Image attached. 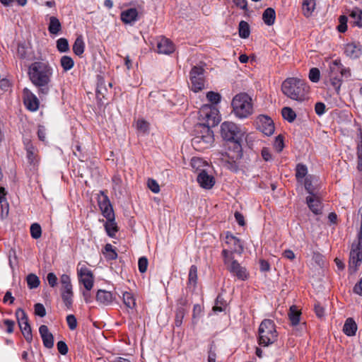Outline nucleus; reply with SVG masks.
Listing matches in <instances>:
<instances>
[{
    "label": "nucleus",
    "mask_w": 362,
    "mask_h": 362,
    "mask_svg": "<svg viewBox=\"0 0 362 362\" xmlns=\"http://www.w3.org/2000/svg\"><path fill=\"white\" fill-rule=\"evenodd\" d=\"M100 196L98 197V204L100 209L103 208L104 206H109L111 204L108 199V197L105 194L103 191L100 192Z\"/></svg>",
    "instance_id": "obj_48"
},
{
    "label": "nucleus",
    "mask_w": 362,
    "mask_h": 362,
    "mask_svg": "<svg viewBox=\"0 0 362 362\" xmlns=\"http://www.w3.org/2000/svg\"><path fill=\"white\" fill-rule=\"evenodd\" d=\"M190 165L192 169L199 173L202 170H205L204 167L208 164L202 158L194 157L192 158Z\"/></svg>",
    "instance_id": "obj_29"
},
{
    "label": "nucleus",
    "mask_w": 362,
    "mask_h": 362,
    "mask_svg": "<svg viewBox=\"0 0 362 362\" xmlns=\"http://www.w3.org/2000/svg\"><path fill=\"white\" fill-rule=\"evenodd\" d=\"M329 80L334 87V88L338 91L341 86V78L339 76H334V74H329L328 75Z\"/></svg>",
    "instance_id": "obj_51"
},
{
    "label": "nucleus",
    "mask_w": 362,
    "mask_h": 362,
    "mask_svg": "<svg viewBox=\"0 0 362 362\" xmlns=\"http://www.w3.org/2000/svg\"><path fill=\"white\" fill-rule=\"evenodd\" d=\"M57 48L60 52H66L69 49V42L66 38H59L57 41Z\"/></svg>",
    "instance_id": "obj_44"
},
{
    "label": "nucleus",
    "mask_w": 362,
    "mask_h": 362,
    "mask_svg": "<svg viewBox=\"0 0 362 362\" xmlns=\"http://www.w3.org/2000/svg\"><path fill=\"white\" fill-rule=\"evenodd\" d=\"M341 63L339 59H336L329 64V75L334 74V76H339L341 68Z\"/></svg>",
    "instance_id": "obj_38"
},
{
    "label": "nucleus",
    "mask_w": 362,
    "mask_h": 362,
    "mask_svg": "<svg viewBox=\"0 0 362 362\" xmlns=\"http://www.w3.org/2000/svg\"><path fill=\"white\" fill-rule=\"evenodd\" d=\"M23 100L27 108L31 111H35L39 107V100L29 89L23 90Z\"/></svg>",
    "instance_id": "obj_17"
},
{
    "label": "nucleus",
    "mask_w": 362,
    "mask_h": 362,
    "mask_svg": "<svg viewBox=\"0 0 362 362\" xmlns=\"http://www.w3.org/2000/svg\"><path fill=\"white\" fill-rule=\"evenodd\" d=\"M105 228L108 235L112 238L115 236V233L118 230V227L115 222V219L107 220L105 224Z\"/></svg>",
    "instance_id": "obj_33"
},
{
    "label": "nucleus",
    "mask_w": 362,
    "mask_h": 362,
    "mask_svg": "<svg viewBox=\"0 0 362 362\" xmlns=\"http://www.w3.org/2000/svg\"><path fill=\"white\" fill-rule=\"evenodd\" d=\"M362 262V237L358 235L357 243H353L349 255V269L354 272L358 270V267Z\"/></svg>",
    "instance_id": "obj_9"
},
{
    "label": "nucleus",
    "mask_w": 362,
    "mask_h": 362,
    "mask_svg": "<svg viewBox=\"0 0 362 362\" xmlns=\"http://www.w3.org/2000/svg\"><path fill=\"white\" fill-rule=\"evenodd\" d=\"M243 157L241 142L230 141L228 144V150L222 154L221 161L223 165L232 171L238 169V161Z\"/></svg>",
    "instance_id": "obj_3"
},
{
    "label": "nucleus",
    "mask_w": 362,
    "mask_h": 362,
    "mask_svg": "<svg viewBox=\"0 0 362 362\" xmlns=\"http://www.w3.org/2000/svg\"><path fill=\"white\" fill-rule=\"evenodd\" d=\"M207 100L213 104H217L220 102L221 96L218 93L209 91L206 93Z\"/></svg>",
    "instance_id": "obj_49"
},
{
    "label": "nucleus",
    "mask_w": 362,
    "mask_h": 362,
    "mask_svg": "<svg viewBox=\"0 0 362 362\" xmlns=\"http://www.w3.org/2000/svg\"><path fill=\"white\" fill-rule=\"evenodd\" d=\"M281 91L290 99L303 102L307 98L309 86L305 81L296 77H291L283 81Z\"/></svg>",
    "instance_id": "obj_2"
},
{
    "label": "nucleus",
    "mask_w": 362,
    "mask_h": 362,
    "mask_svg": "<svg viewBox=\"0 0 362 362\" xmlns=\"http://www.w3.org/2000/svg\"><path fill=\"white\" fill-rule=\"evenodd\" d=\"M138 264H139V272L141 273H144L147 270L148 259L146 257H142L139 258Z\"/></svg>",
    "instance_id": "obj_59"
},
{
    "label": "nucleus",
    "mask_w": 362,
    "mask_h": 362,
    "mask_svg": "<svg viewBox=\"0 0 362 362\" xmlns=\"http://www.w3.org/2000/svg\"><path fill=\"white\" fill-rule=\"evenodd\" d=\"M136 127L140 132L146 133L148 130V123L144 120L139 119L136 122Z\"/></svg>",
    "instance_id": "obj_60"
},
{
    "label": "nucleus",
    "mask_w": 362,
    "mask_h": 362,
    "mask_svg": "<svg viewBox=\"0 0 362 362\" xmlns=\"http://www.w3.org/2000/svg\"><path fill=\"white\" fill-rule=\"evenodd\" d=\"M72 290H69V291H62L63 301L67 307H70L72 303Z\"/></svg>",
    "instance_id": "obj_50"
},
{
    "label": "nucleus",
    "mask_w": 362,
    "mask_h": 362,
    "mask_svg": "<svg viewBox=\"0 0 362 362\" xmlns=\"http://www.w3.org/2000/svg\"><path fill=\"white\" fill-rule=\"evenodd\" d=\"M52 72V68L46 62H35L29 66L28 71L29 79L37 88L40 95H47L49 92Z\"/></svg>",
    "instance_id": "obj_1"
},
{
    "label": "nucleus",
    "mask_w": 362,
    "mask_h": 362,
    "mask_svg": "<svg viewBox=\"0 0 362 362\" xmlns=\"http://www.w3.org/2000/svg\"><path fill=\"white\" fill-rule=\"evenodd\" d=\"M187 300L183 297L180 298L177 301L175 320V323L177 327H180L182 324V320L186 313L185 307L187 305Z\"/></svg>",
    "instance_id": "obj_19"
},
{
    "label": "nucleus",
    "mask_w": 362,
    "mask_h": 362,
    "mask_svg": "<svg viewBox=\"0 0 362 362\" xmlns=\"http://www.w3.org/2000/svg\"><path fill=\"white\" fill-rule=\"evenodd\" d=\"M231 105L235 115L239 118H246L253 112L252 98L245 93L237 94Z\"/></svg>",
    "instance_id": "obj_4"
},
{
    "label": "nucleus",
    "mask_w": 362,
    "mask_h": 362,
    "mask_svg": "<svg viewBox=\"0 0 362 362\" xmlns=\"http://www.w3.org/2000/svg\"><path fill=\"white\" fill-rule=\"evenodd\" d=\"M315 177L309 175L306 177L304 182L305 189L308 192L310 195H315L317 194L316 191V187L313 185V181Z\"/></svg>",
    "instance_id": "obj_32"
},
{
    "label": "nucleus",
    "mask_w": 362,
    "mask_h": 362,
    "mask_svg": "<svg viewBox=\"0 0 362 362\" xmlns=\"http://www.w3.org/2000/svg\"><path fill=\"white\" fill-rule=\"evenodd\" d=\"M27 284L30 289L35 288L40 285V279L35 274H30L27 276Z\"/></svg>",
    "instance_id": "obj_43"
},
{
    "label": "nucleus",
    "mask_w": 362,
    "mask_h": 362,
    "mask_svg": "<svg viewBox=\"0 0 362 362\" xmlns=\"http://www.w3.org/2000/svg\"><path fill=\"white\" fill-rule=\"evenodd\" d=\"M112 182H113L112 188L115 193V195L117 196L119 194V196H121L122 194V187H121L122 181L121 177L118 175H115L112 177Z\"/></svg>",
    "instance_id": "obj_42"
},
{
    "label": "nucleus",
    "mask_w": 362,
    "mask_h": 362,
    "mask_svg": "<svg viewBox=\"0 0 362 362\" xmlns=\"http://www.w3.org/2000/svg\"><path fill=\"white\" fill-rule=\"evenodd\" d=\"M60 283L62 284V291H69V290H72L71 279L69 276H68L67 274H62L61 276Z\"/></svg>",
    "instance_id": "obj_41"
},
{
    "label": "nucleus",
    "mask_w": 362,
    "mask_h": 362,
    "mask_svg": "<svg viewBox=\"0 0 362 362\" xmlns=\"http://www.w3.org/2000/svg\"><path fill=\"white\" fill-rule=\"evenodd\" d=\"M274 147L278 152H281L283 150L284 144L283 137L281 135H279L276 137L274 143Z\"/></svg>",
    "instance_id": "obj_56"
},
{
    "label": "nucleus",
    "mask_w": 362,
    "mask_h": 362,
    "mask_svg": "<svg viewBox=\"0 0 362 362\" xmlns=\"http://www.w3.org/2000/svg\"><path fill=\"white\" fill-rule=\"evenodd\" d=\"M60 64L65 71L72 69L74 65V60L69 56H63L60 59Z\"/></svg>",
    "instance_id": "obj_39"
},
{
    "label": "nucleus",
    "mask_w": 362,
    "mask_h": 362,
    "mask_svg": "<svg viewBox=\"0 0 362 362\" xmlns=\"http://www.w3.org/2000/svg\"><path fill=\"white\" fill-rule=\"evenodd\" d=\"M306 203L309 209L315 214H320L322 213V202L317 194L309 195L306 197Z\"/></svg>",
    "instance_id": "obj_20"
},
{
    "label": "nucleus",
    "mask_w": 362,
    "mask_h": 362,
    "mask_svg": "<svg viewBox=\"0 0 362 362\" xmlns=\"http://www.w3.org/2000/svg\"><path fill=\"white\" fill-rule=\"evenodd\" d=\"M197 281V268L196 266L192 265L189 269V284L195 286Z\"/></svg>",
    "instance_id": "obj_45"
},
{
    "label": "nucleus",
    "mask_w": 362,
    "mask_h": 362,
    "mask_svg": "<svg viewBox=\"0 0 362 362\" xmlns=\"http://www.w3.org/2000/svg\"><path fill=\"white\" fill-rule=\"evenodd\" d=\"M39 332L43 341V344L46 348L51 349L54 346V337L49 331L47 326L41 325L39 328Z\"/></svg>",
    "instance_id": "obj_21"
},
{
    "label": "nucleus",
    "mask_w": 362,
    "mask_h": 362,
    "mask_svg": "<svg viewBox=\"0 0 362 362\" xmlns=\"http://www.w3.org/2000/svg\"><path fill=\"white\" fill-rule=\"evenodd\" d=\"M66 322L70 329L74 330L77 327V320L74 315H69L66 317Z\"/></svg>",
    "instance_id": "obj_58"
},
{
    "label": "nucleus",
    "mask_w": 362,
    "mask_h": 362,
    "mask_svg": "<svg viewBox=\"0 0 362 362\" xmlns=\"http://www.w3.org/2000/svg\"><path fill=\"white\" fill-rule=\"evenodd\" d=\"M62 30V25L59 19L55 16L49 18L48 30L51 34L57 35Z\"/></svg>",
    "instance_id": "obj_28"
},
{
    "label": "nucleus",
    "mask_w": 362,
    "mask_h": 362,
    "mask_svg": "<svg viewBox=\"0 0 362 362\" xmlns=\"http://www.w3.org/2000/svg\"><path fill=\"white\" fill-rule=\"evenodd\" d=\"M350 17L353 19V23L358 27H362V11L355 8L351 11Z\"/></svg>",
    "instance_id": "obj_36"
},
{
    "label": "nucleus",
    "mask_w": 362,
    "mask_h": 362,
    "mask_svg": "<svg viewBox=\"0 0 362 362\" xmlns=\"http://www.w3.org/2000/svg\"><path fill=\"white\" fill-rule=\"evenodd\" d=\"M315 0H304L302 4L303 15L310 17L315 8Z\"/></svg>",
    "instance_id": "obj_27"
},
{
    "label": "nucleus",
    "mask_w": 362,
    "mask_h": 362,
    "mask_svg": "<svg viewBox=\"0 0 362 362\" xmlns=\"http://www.w3.org/2000/svg\"><path fill=\"white\" fill-rule=\"evenodd\" d=\"M300 311L297 309L296 305L291 306L288 313V317L292 325H297L300 322Z\"/></svg>",
    "instance_id": "obj_30"
},
{
    "label": "nucleus",
    "mask_w": 362,
    "mask_h": 362,
    "mask_svg": "<svg viewBox=\"0 0 362 362\" xmlns=\"http://www.w3.org/2000/svg\"><path fill=\"white\" fill-rule=\"evenodd\" d=\"M79 281L82 283L87 291L91 290L93 286V275L87 267H82L78 270Z\"/></svg>",
    "instance_id": "obj_15"
},
{
    "label": "nucleus",
    "mask_w": 362,
    "mask_h": 362,
    "mask_svg": "<svg viewBox=\"0 0 362 362\" xmlns=\"http://www.w3.org/2000/svg\"><path fill=\"white\" fill-rule=\"evenodd\" d=\"M47 279L48 284H49V286L51 287H54L56 286L57 281V278L54 273H52V272L49 273L47 274Z\"/></svg>",
    "instance_id": "obj_64"
},
{
    "label": "nucleus",
    "mask_w": 362,
    "mask_h": 362,
    "mask_svg": "<svg viewBox=\"0 0 362 362\" xmlns=\"http://www.w3.org/2000/svg\"><path fill=\"white\" fill-rule=\"evenodd\" d=\"M308 170L305 165L298 164L296 166V176L297 179L303 178L307 174Z\"/></svg>",
    "instance_id": "obj_53"
},
{
    "label": "nucleus",
    "mask_w": 362,
    "mask_h": 362,
    "mask_svg": "<svg viewBox=\"0 0 362 362\" xmlns=\"http://www.w3.org/2000/svg\"><path fill=\"white\" fill-rule=\"evenodd\" d=\"M204 69L202 66H194L190 71L189 79L192 83V90L197 93L204 87Z\"/></svg>",
    "instance_id": "obj_11"
},
{
    "label": "nucleus",
    "mask_w": 362,
    "mask_h": 362,
    "mask_svg": "<svg viewBox=\"0 0 362 362\" xmlns=\"http://www.w3.org/2000/svg\"><path fill=\"white\" fill-rule=\"evenodd\" d=\"M257 124L258 129L267 136H270L274 132V124L268 116L259 115L257 119Z\"/></svg>",
    "instance_id": "obj_14"
},
{
    "label": "nucleus",
    "mask_w": 362,
    "mask_h": 362,
    "mask_svg": "<svg viewBox=\"0 0 362 362\" xmlns=\"http://www.w3.org/2000/svg\"><path fill=\"white\" fill-rule=\"evenodd\" d=\"M225 245L226 247L222 252L224 259L233 258L232 257L233 253L240 255L243 252V247L240 240L233 235H226Z\"/></svg>",
    "instance_id": "obj_10"
},
{
    "label": "nucleus",
    "mask_w": 362,
    "mask_h": 362,
    "mask_svg": "<svg viewBox=\"0 0 362 362\" xmlns=\"http://www.w3.org/2000/svg\"><path fill=\"white\" fill-rule=\"evenodd\" d=\"M339 25L337 26V30L340 33H344L347 30V17L345 16H340L339 18Z\"/></svg>",
    "instance_id": "obj_55"
},
{
    "label": "nucleus",
    "mask_w": 362,
    "mask_h": 362,
    "mask_svg": "<svg viewBox=\"0 0 362 362\" xmlns=\"http://www.w3.org/2000/svg\"><path fill=\"white\" fill-rule=\"evenodd\" d=\"M138 12L136 8H129L124 11L121 14V19L125 23H130L136 21Z\"/></svg>",
    "instance_id": "obj_26"
},
{
    "label": "nucleus",
    "mask_w": 362,
    "mask_h": 362,
    "mask_svg": "<svg viewBox=\"0 0 362 362\" xmlns=\"http://www.w3.org/2000/svg\"><path fill=\"white\" fill-rule=\"evenodd\" d=\"M85 44L81 35L77 37L74 45L73 52L78 56H81L84 52Z\"/></svg>",
    "instance_id": "obj_31"
},
{
    "label": "nucleus",
    "mask_w": 362,
    "mask_h": 362,
    "mask_svg": "<svg viewBox=\"0 0 362 362\" xmlns=\"http://www.w3.org/2000/svg\"><path fill=\"white\" fill-rule=\"evenodd\" d=\"M362 52V47L359 44L355 42L348 43L345 45L344 53L346 57L351 59L358 58Z\"/></svg>",
    "instance_id": "obj_22"
},
{
    "label": "nucleus",
    "mask_w": 362,
    "mask_h": 362,
    "mask_svg": "<svg viewBox=\"0 0 362 362\" xmlns=\"http://www.w3.org/2000/svg\"><path fill=\"white\" fill-rule=\"evenodd\" d=\"M277 338V334L274 322L270 320H263L259 327V344L268 346L274 343Z\"/></svg>",
    "instance_id": "obj_7"
},
{
    "label": "nucleus",
    "mask_w": 362,
    "mask_h": 362,
    "mask_svg": "<svg viewBox=\"0 0 362 362\" xmlns=\"http://www.w3.org/2000/svg\"><path fill=\"white\" fill-rule=\"evenodd\" d=\"M103 253L107 259H115L117 257V254L113 249L111 244L105 245Z\"/></svg>",
    "instance_id": "obj_40"
},
{
    "label": "nucleus",
    "mask_w": 362,
    "mask_h": 362,
    "mask_svg": "<svg viewBox=\"0 0 362 362\" xmlns=\"http://www.w3.org/2000/svg\"><path fill=\"white\" fill-rule=\"evenodd\" d=\"M200 123L197 128L207 127L211 129L216 126L221 121L218 110L212 105H204L199 111Z\"/></svg>",
    "instance_id": "obj_5"
},
{
    "label": "nucleus",
    "mask_w": 362,
    "mask_h": 362,
    "mask_svg": "<svg viewBox=\"0 0 362 362\" xmlns=\"http://www.w3.org/2000/svg\"><path fill=\"white\" fill-rule=\"evenodd\" d=\"M148 186L149 189L154 193H158L160 191V187L157 182L154 180H148Z\"/></svg>",
    "instance_id": "obj_61"
},
{
    "label": "nucleus",
    "mask_w": 362,
    "mask_h": 362,
    "mask_svg": "<svg viewBox=\"0 0 362 362\" xmlns=\"http://www.w3.org/2000/svg\"><path fill=\"white\" fill-rule=\"evenodd\" d=\"M57 349L59 352L62 355H66L68 352V346L63 341H59L57 344Z\"/></svg>",
    "instance_id": "obj_62"
},
{
    "label": "nucleus",
    "mask_w": 362,
    "mask_h": 362,
    "mask_svg": "<svg viewBox=\"0 0 362 362\" xmlns=\"http://www.w3.org/2000/svg\"><path fill=\"white\" fill-rule=\"evenodd\" d=\"M16 315L23 335L27 341L30 342L33 339L32 331L26 313L23 309L18 308L16 310Z\"/></svg>",
    "instance_id": "obj_13"
},
{
    "label": "nucleus",
    "mask_w": 362,
    "mask_h": 362,
    "mask_svg": "<svg viewBox=\"0 0 362 362\" xmlns=\"http://www.w3.org/2000/svg\"><path fill=\"white\" fill-rule=\"evenodd\" d=\"M27 156L30 164H35V155L34 153L33 147H29L27 149Z\"/></svg>",
    "instance_id": "obj_63"
},
{
    "label": "nucleus",
    "mask_w": 362,
    "mask_h": 362,
    "mask_svg": "<svg viewBox=\"0 0 362 362\" xmlns=\"http://www.w3.org/2000/svg\"><path fill=\"white\" fill-rule=\"evenodd\" d=\"M30 234L34 239H38L41 237L42 230L38 223H33L30 226Z\"/></svg>",
    "instance_id": "obj_46"
},
{
    "label": "nucleus",
    "mask_w": 362,
    "mask_h": 362,
    "mask_svg": "<svg viewBox=\"0 0 362 362\" xmlns=\"http://www.w3.org/2000/svg\"><path fill=\"white\" fill-rule=\"evenodd\" d=\"M222 137L228 141L241 142L245 132L232 122H224L221 127Z\"/></svg>",
    "instance_id": "obj_8"
},
{
    "label": "nucleus",
    "mask_w": 362,
    "mask_h": 362,
    "mask_svg": "<svg viewBox=\"0 0 362 362\" xmlns=\"http://www.w3.org/2000/svg\"><path fill=\"white\" fill-rule=\"evenodd\" d=\"M96 300L103 305H109L112 301V294L105 290H99L96 295Z\"/></svg>",
    "instance_id": "obj_24"
},
{
    "label": "nucleus",
    "mask_w": 362,
    "mask_h": 362,
    "mask_svg": "<svg viewBox=\"0 0 362 362\" xmlns=\"http://www.w3.org/2000/svg\"><path fill=\"white\" fill-rule=\"evenodd\" d=\"M106 91V88L105 86L104 81H101L98 83L97 89H96V95L99 102H101L102 98H105V92Z\"/></svg>",
    "instance_id": "obj_47"
},
{
    "label": "nucleus",
    "mask_w": 362,
    "mask_h": 362,
    "mask_svg": "<svg viewBox=\"0 0 362 362\" xmlns=\"http://www.w3.org/2000/svg\"><path fill=\"white\" fill-rule=\"evenodd\" d=\"M276 13L274 8H267L264 10L262 14V20L266 25L269 26L274 25Z\"/></svg>",
    "instance_id": "obj_25"
},
{
    "label": "nucleus",
    "mask_w": 362,
    "mask_h": 362,
    "mask_svg": "<svg viewBox=\"0 0 362 362\" xmlns=\"http://www.w3.org/2000/svg\"><path fill=\"white\" fill-rule=\"evenodd\" d=\"M239 35L241 38H247L250 34V25L245 21H241L239 23Z\"/></svg>",
    "instance_id": "obj_35"
},
{
    "label": "nucleus",
    "mask_w": 362,
    "mask_h": 362,
    "mask_svg": "<svg viewBox=\"0 0 362 362\" xmlns=\"http://www.w3.org/2000/svg\"><path fill=\"white\" fill-rule=\"evenodd\" d=\"M197 134L192 139V145L197 151H204L210 148L214 141V133L207 127L197 128Z\"/></svg>",
    "instance_id": "obj_6"
},
{
    "label": "nucleus",
    "mask_w": 362,
    "mask_h": 362,
    "mask_svg": "<svg viewBox=\"0 0 362 362\" xmlns=\"http://www.w3.org/2000/svg\"><path fill=\"white\" fill-rule=\"evenodd\" d=\"M122 300L127 308L133 309L136 307V302L134 296L129 292L123 293Z\"/></svg>",
    "instance_id": "obj_34"
},
{
    "label": "nucleus",
    "mask_w": 362,
    "mask_h": 362,
    "mask_svg": "<svg viewBox=\"0 0 362 362\" xmlns=\"http://www.w3.org/2000/svg\"><path fill=\"white\" fill-rule=\"evenodd\" d=\"M357 329V324L352 317H349L346 320L343 327V332L346 335L349 337L355 336Z\"/></svg>",
    "instance_id": "obj_23"
},
{
    "label": "nucleus",
    "mask_w": 362,
    "mask_h": 362,
    "mask_svg": "<svg viewBox=\"0 0 362 362\" xmlns=\"http://www.w3.org/2000/svg\"><path fill=\"white\" fill-rule=\"evenodd\" d=\"M35 314L41 317H43L46 315V310L42 304L36 303L35 305Z\"/></svg>",
    "instance_id": "obj_57"
},
{
    "label": "nucleus",
    "mask_w": 362,
    "mask_h": 362,
    "mask_svg": "<svg viewBox=\"0 0 362 362\" xmlns=\"http://www.w3.org/2000/svg\"><path fill=\"white\" fill-rule=\"evenodd\" d=\"M100 209L107 220L115 219V214L111 204L109 206H104Z\"/></svg>",
    "instance_id": "obj_52"
},
{
    "label": "nucleus",
    "mask_w": 362,
    "mask_h": 362,
    "mask_svg": "<svg viewBox=\"0 0 362 362\" xmlns=\"http://www.w3.org/2000/svg\"><path fill=\"white\" fill-rule=\"evenodd\" d=\"M320 78V72L317 68H312L310 70L309 78L312 82L317 83Z\"/></svg>",
    "instance_id": "obj_54"
},
{
    "label": "nucleus",
    "mask_w": 362,
    "mask_h": 362,
    "mask_svg": "<svg viewBox=\"0 0 362 362\" xmlns=\"http://www.w3.org/2000/svg\"><path fill=\"white\" fill-rule=\"evenodd\" d=\"M197 181L201 187L206 189H211L215 185L214 177L209 175L206 170H202V171L198 173Z\"/></svg>",
    "instance_id": "obj_16"
},
{
    "label": "nucleus",
    "mask_w": 362,
    "mask_h": 362,
    "mask_svg": "<svg viewBox=\"0 0 362 362\" xmlns=\"http://www.w3.org/2000/svg\"><path fill=\"white\" fill-rule=\"evenodd\" d=\"M281 114L284 119L288 122H293L296 117V112L289 107H284L281 110Z\"/></svg>",
    "instance_id": "obj_37"
},
{
    "label": "nucleus",
    "mask_w": 362,
    "mask_h": 362,
    "mask_svg": "<svg viewBox=\"0 0 362 362\" xmlns=\"http://www.w3.org/2000/svg\"><path fill=\"white\" fill-rule=\"evenodd\" d=\"M157 51L159 54H170L175 51V47L169 39L160 37L158 39Z\"/></svg>",
    "instance_id": "obj_18"
},
{
    "label": "nucleus",
    "mask_w": 362,
    "mask_h": 362,
    "mask_svg": "<svg viewBox=\"0 0 362 362\" xmlns=\"http://www.w3.org/2000/svg\"><path fill=\"white\" fill-rule=\"evenodd\" d=\"M224 263L228 270L238 279L245 281L248 277V273L245 267H243L233 258L224 259Z\"/></svg>",
    "instance_id": "obj_12"
}]
</instances>
